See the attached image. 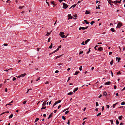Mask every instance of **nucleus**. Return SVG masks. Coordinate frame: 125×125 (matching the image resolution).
Wrapping results in <instances>:
<instances>
[{
	"mask_svg": "<svg viewBox=\"0 0 125 125\" xmlns=\"http://www.w3.org/2000/svg\"><path fill=\"white\" fill-rule=\"evenodd\" d=\"M64 33L62 32H61L60 33V35L61 37L62 38H66L67 36H65V35H64Z\"/></svg>",
	"mask_w": 125,
	"mask_h": 125,
	"instance_id": "f257e3e1",
	"label": "nucleus"
},
{
	"mask_svg": "<svg viewBox=\"0 0 125 125\" xmlns=\"http://www.w3.org/2000/svg\"><path fill=\"white\" fill-rule=\"evenodd\" d=\"M63 4V8L64 9H66L68 7V6L66 4L64 3H62Z\"/></svg>",
	"mask_w": 125,
	"mask_h": 125,
	"instance_id": "f03ea898",
	"label": "nucleus"
},
{
	"mask_svg": "<svg viewBox=\"0 0 125 125\" xmlns=\"http://www.w3.org/2000/svg\"><path fill=\"white\" fill-rule=\"evenodd\" d=\"M122 25V23L121 22L118 23L116 28H120L121 27Z\"/></svg>",
	"mask_w": 125,
	"mask_h": 125,
	"instance_id": "7ed1b4c3",
	"label": "nucleus"
},
{
	"mask_svg": "<svg viewBox=\"0 0 125 125\" xmlns=\"http://www.w3.org/2000/svg\"><path fill=\"white\" fill-rule=\"evenodd\" d=\"M90 39H87L86 41H85V44H86L87 42H88L89 41H90Z\"/></svg>",
	"mask_w": 125,
	"mask_h": 125,
	"instance_id": "20e7f679",
	"label": "nucleus"
},
{
	"mask_svg": "<svg viewBox=\"0 0 125 125\" xmlns=\"http://www.w3.org/2000/svg\"><path fill=\"white\" fill-rule=\"evenodd\" d=\"M103 50V48L102 47H100L98 49V50L99 51H101Z\"/></svg>",
	"mask_w": 125,
	"mask_h": 125,
	"instance_id": "39448f33",
	"label": "nucleus"
},
{
	"mask_svg": "<svg viewBox=\"0 0 125 125\" xmlns=\"http://www.w3.org/2000/svg\"><path fill=\"white\" fill-rule=\"evenodd\" d=\"M111 83V82L110 81L104 83L105 85H109Z\"/></svg>",
	"mask_w": 125,
	"mask_h": 125,
	"instance_id": "423d86ee",
	"label": "nucleus"
},
{
	"mask_svg": "<svg viewBox=\"0 0 125 125\" xmlns=\"http://www.w3.org/2000/svg\"><path fill=\"white\" fill-rule=\"evenodd\" d=\"M68 19H72V17L70 14H69L68 16Z\"/></svg>",
	"mask_w": 125,
	"mask_h": 125,
	"instance_id": "0eeeda50",
	"label": "nucleus"
},
{
	"mask_svg": "<svg viewBox=\"0 0 125 125\" xmlns=\"http://www.w3.org/2000/svg\"><path fill=\"white\" fill-rule=\"evenodd\" d=\"M79 72H80L79 71H77L75 72L74 75H77Z\"/></svg>",
	"mask_w": 125,
	"mask_h": 125,
	"instance_id": "6e6552de",
	"label": "nucleus"
},
{
	"mask_svg": "<svg viewBox=\"0 0 125 125\" xmlns=\"http://www.w3.org/2000/svg\"><path fill=\"white\" fill-rule=\"evenodd\" d=\"M79 30H80L81 29H82L83 30H85V28H84V27H80L79 28Z\"/></svg>",
	"mask_w": 125,
	"mask_h": 125,
	"instance_id": "1a4fd4ad",
	"label": "nucleus"
},
{
	"mask_svg": "<svg viewBox=\"0 0 125 125\" xmlns=\"http://www.w3.org/2000/svg\"><path fill=\"white\" fill-rule=\"evenodd\" d=\"M113 3H120V2L119 1H118L117 0H115L114 1V2H112Z\"/></svg>",
	"mask_w": 125,
	"mask_h": 125,
	"instance_id": "9d476101",
	"label": "nucleus"
},
{
	"mask_svg": "<svg viewBox=\"0 0 125 125\" xmlns=\"http://www.w3.org/2000/svg\"><path fill=\"white\" fill-rule=\"evenodd\" d=\"M76 5V4H74L73 5H72L69 8V9H71V8H72V7L74 8L75 7Z\"/></svg>",
	"mask_w": 125,
	"mask_h": 125,
	"instance_id": "9b49d317",
	"label": "nucleus"
},
{
	"mask_svg": "<svg viewBox=\"0 0 125 125\" xmlns=\"http://www.w3.org/2000/svg\"><path fill=\"white\" fill-rule=\"evenodd\" d=\"M103 95L105 96H106L107 95V93L105 92H104L103 94Z\"/></svg>",
	"mask_w": 125,
	"mask_h": 125,
	"instance_id": "f8f14e48",
	"label": "nucleus"
},
{
	"mask_svg": "<svg viewBox=\"0 0 125 125\" xmlns=\"http://www.w3.org/2000/svg\"><path fill=\"white\" fill-rule=\"evenodd\" d=\"M26 75V73H24L23 74H21V77H24L25 75Z\"/></svg>",
	"mask_w": 125,
	"mask_h": 125,
	"instance_id": "ddd939ff",
	"label": "nucleus"
},
{
	"mask_svg": "<svg viewBox=\"0 0 125 125\" xmlns=\"http://www.w3.org/2000/svg\"><path fill=\"white\" fill-rule=\"evenodd\" d=\"M13 114H11L10 115L9 117V118H12L13 116Z\"/></svg>",
	"mask_w": 125,
	"mask_h": 125,
	"instance_id": "4468645a",
	"label": "nucleus"
},
{
	"mask_svg": "<svg viewBox=\"0 0 125 125\" xmlns=\"http://www.w3.org/2000/svg\"><path fill=\"white\" fill-rule=\"evenodd\" d=\"M113 60L112 61H111L110 63L111 65H112L113 64Z\"/></svg>",
	"mask_w": 125,
	"mask_h": 125,
	"instance_id": "2eb2a0df",
	"label": "nucleus"
},
{
	"mask_svg": "<svg viewBox=\"0 0 125 125\" xmlns=\"http://www.w3.org/2000/svg\"><path fill=\"white\" fill-rule=\"evenodd\" d=\"M46 103L45 102H43L42 105V106L43 107L44 106L46 105Z\"/></svg>",
	"mask_w": 125,
	"mask_h": 125,
	"instance_id": "dca6fc26",
	"label": "nucleus"
},
{
	"mask_svg": "<svg viewBox=\"0 0 125 125\" xmlns=\"http://www.w3.org/2000/svg\"><path fill=\"white\" fill-rule=\"evenodd\" d=\"M24 7V6H20L18 8L19 9H21Z\"/></svg>",
	"mask_w": 125,
	"mask_h": 125,
	"instance_id": "f3484780",
	"label": "nucleus"
},
{
	"mask_svg": "<svg viewBox=\"0 0 125 125\" xmlns=\"http://www.w3.org/2000/svg\"><path fill=\"white\" fill-rule=\"evenodd\" d=\"M73 93V92H70L69 93H68L67 94L68 95H71Z\"/></svg>",
	"mask_w": 125,
	"mask_h": 125,
	"instance_id": "a211bd4d",
	"label": "nucleus"
},
{
	"mask_svg": "<svg viewBox=\"0 0 125 125\" xmlns=\"http://www.w3.org/2000/svg\"><path fill=\"white\" fill-rule=\"evenodd\" d=\"M111 30L113 32H114L115 31V30L113 28H111Z\"/></svg>",
	"mask_w": 125,
	"mask_h": 125,
	"instance_id": "6ab92c4d",
	"label": "nucleus"
},
{
	"mask_svg": "<svg viewBox=\"0 0 125 125\" xmlns=\"http://www.w3.org/2000/svg\"><path fill=\"white\" fill-rule=\"evenodd\" d=\"M52 43H51V45H50V46L49 47V48H50V49H51L52 48Z\"/></svg>",
	"mask_w": 125,
	"mask_h": 125,
	"instance_id": "aec40b11",
	"label": "nucleus"
},
{
	"mask_svg": "<svg viewBox=\"0 0 125 125\" xmlns=\"http://www.w3.org/2000/svg\"><path fill=\"white\" fill-rule=\"evenodd\" d=\"M84 21L85 22V23L86 24H88L89 23V22H88L86 20H84Z\"/></svg>",
	"mask_w": 125,
	"mask_h": 125,
	"instance_id": "412c9836",
	"label": "nucleus"
},
{
	"mask_svg": "<svg viewBox=\"0 0 125 125\" xmlns=\"http://www.w3.org/2000/svg\"><path fill=\"white\" fill-rule=\"evenodd\" d=\"M110 121L111 122V124H113V122L114 121L113 120H110Z\"/></svg>",
	"mask_w": 125,
	"mask_h": 125,
	"instance_id": "4be33fe9",
	"label": "nucleus"
},
{
	"mask_svg": "<svg viewBox=\"0 0 125 125\" xmlns=\"http://www.w3.org/2000/svg\"><path fill=\"white\" fill-rule=\"evenodd\" d=\"M117 103H116L115 104H113V106H113V108H114V107H115V105H116V104Z\"/></svg>",
	"mask_w": 125,
	"mask_h": 125,
	"instance_id": "5701e85b",
	"label": "nucleus"
},
{
	"mask_svg": "<svg viewBox=\"0 0 125 125\" xmlns=\"http://www.w3.org/2000/svg\"><path fill=\"white\" fill-rule=\"evenodd\" d=\"M122 115L120 116H119L118 117L119 119L120 120H121L122 119Z\"/></svg>",
	"mask_w": 125,
	"mask_h": 125,
	"instance_id": "b1692460",
	"label": "nucleus"
},
{
	"mask_svg": "<svg viewBox=\"0 0 125 125\" xmlns=\"http://www.w3.org/2000/svg\"><path fill=\"white\" fill-rule=\"evenodd\" d=\"M39 120V119L38 118H37L35 120V122H36L38 121Z\"/></svg>",
	"mask_w": 125,
	"mask_h": 125,
	"instance_id": "393cba45",
	"label": "nucleus"
},
{
	"mask_svg": "<svg viewBox=\"0 0 125 125\" xmlns=\"http://www.w3.org/2000/svg\"><path fill=\"white\" fill-rule=\"evenodd\" d=\"M119 122L118 120L117 119L116 120V124L117 125H118L119 124Z\"/></svg>",
	"mask_w": 125,
	"mask_h": 125,
	"instance_id": "a878e982",
	"label": "nucleus"
},
{
	"mask_svg": "<svg viewBox=\"0 0 125 125\" xmlns=\"http://www.w3.org/2000/svg\"><path fill=\"white\" fill-rule=\"evenodd\" d=\"M59 50V48H58L56 50H55L53 52H56L58 51Z\"/></svg>",
	"mask_w": 125,
	"mask_h": 125,
	"instance_id": "bb28decb",
	"label": "nucleus"
},
{
	"mask_svg": "<svg viewBox=\"0 0 125 125\" xmlns=\"http://www.w3.org/2000/svg\"><path fill=\"white\" fill-rule=\"evenodd\" d=\"M89 14V12L87 11L86 10V12L85 13V14Z\"/></svg>",
	"mask_w": 125,
	"mask_h": 125,
	"instance_id": "cd10ccee",
	"label": "nucleus"
},
{
	"mask_svg": "<svg viewBox=\"0 0 125 125\" xmlns=\"http://www.w3.org/2000/svg\"><path fill=\"white\" fill-rule=\"evenodd\" d=\"M94 23H95L94 21H91V22L90 24L91 25H93V24Z\"/></svg>",
	"mask_w": 125,
	"mask_h": 125,
	"instance_id": "c85d7f7f",
	"label": "nucleus"
},
{
	"mask_svg": "<svg viewBox=\"0 0 125 125\" xmlns=\"http://www.w3.org/2000/svg\"><path fill=\"white\" fill-rule=\"evenodd\" d=\"M125 104V103L124 102H123L121 103V104L122 105H123Z\"/></svg>",
	"mask_w": 125,
	"mask_h": 125,
	"instance_id": "c756f323",
	"label": "nucleus"
},
{
	"mask_svg": "<svg viewBox=\"0 0 125 125\" xmlns=\"http://www.w3.org/2000/svg\"><path fill=\"white\" fill-rule=\"evenodd\" d=\"M61 55L59 56H57L55 58V59H57V58H60L61 56Z\"/></svg>",
	"mask_w": 125,
	"mask_h": 125,
	"instance_id": "7c9ffc66",
	"label": "nucleus"
},
{
	"mask_svg": "<svg viewBox=\"0 0 125 125\" xmlns=\"http://www.w3.org/2000/svg\"><path fill=\"white\" fill-rule=\"evenodd\" d=\"M27 101H25L22 102V103L23 104H25L26 103Z\"/></svg>",
	"mask_w": 125,
	"mask_h": 125,
	"instance_id": "2f4dec72",
	"label": "nucleus"
},
{
	"mask_svg": "<svg viewBox=\"0 0 125 125\" xmlns=\"http://www.w3.org/2000/svg\"><path fill=\"white\" fill-rule=\"evenodd\" d=\"M121 74L120 72L119 71L117 73V74Z\"/></svg>",
	"mask_w": 125,
	"mask_h": 125,
	"instance_id": "473e14b6",
	"label": "nucleus"
},
{
	"mask_svg": "<svg viewBox=\"0 0 125 125\" xmlns=\"http://www.w3.org/2000/svg\"><path fill=\"white\" fill-rule=\"evenodd\" d=\"M99 105L98 104L97 102L96 103V106H98Z\"/></svg>",
	"mask_w": 125,
	"mask_h": 125,
	"instance_id": "72a5a7b5",
	"label": "nucleus"
},
{
	"mask_svg": "<svg viewBox=\"0 0 125 125\" xmlns=\"http://www.w3.org/2000/svg\"><path fill=\"white\" fill-rule=\"evenodd\" d=\"M50 32L49 33V32H47V34H46V36H48L49 35H50Z\"/></svg>",
	"mask_w": 125,
	"mask_h": 125,
	"instance_id": "f704fd0d",
	"label": "nucleus"
},
{
	"mask_svg": "<svg viewBox=\"0 0 125 125\" xmlns=\"http://www.w3.org/2000/svg\"><path fill=\"white\" fill-rule=\"evenodd\" d=\"M82 66H80V67L79 68V69L80 71H81L82 70Z\"/></svg>",
	"mask_w": 125,
	"mask_h": 125,
	"instance_id": "c9c22d12",
	"label": "nucleus"
},
{
	"mask_svg": "<svg viewBox=\"0 0 125 125\" xmlns=\"http://www.w3.org/2000/svg\"><path fill=\"white\" fill-rule=\"evenodd\" d=\"M85 42H84V41L82 43H81V44L82 45H85Z\"/></svg>",
	"mask_w": 125,
	"mask_h": 125,
	"instance_id": "e433bc0d",
	"label": "nucleus"
},
{
	"mask_svg": "<svg viewBox=\"0 0 125 125\" xmlns=\"http://www.w3.org/2000/svg\"><path fill=\"white\" fill-rule=\"evenodd\" d=\"M101 113L100 112L97 115V116H99V115H101Z\"/></svg>",
	"mask_w": 125,
	"mask_h": 125,
	"instance_id": "4c0bfd02",
	"label": "nucleus"
},
{
	"mask_svg": "<svg viewBox=\"0 0 125 125\" xmlns=\"http://www.w3.org/2000/svg\"><path fill=\"white\" fill-rule=\"evenodd\" d=\"M90 48L89 49V51H88V52H87L86 53V54H88L89 52H90Z\"/></svg>",
	"mask_w": 125,
	"mask_h": 125,
	"instance_id": "58836bf2",
	"label": "nucleus"
},
{
	"mask_svg": "<svg viewBox=\"0 0 125 125\" xmlns=\"http://www.w3.org/2000/svg\"><path fill=\"white\" fill-rule=\"evenodd\" d=\"M52 114H51V115H49V117H48V119H49L50 117H52Z\"/></svg>",
	"mask_w": 125,
	"mask_h": 125,
	"instance_id": "ea45409f",
	"label": "nucleus"
},
{
	"mask_svg": "<svg viewBox=\"0 0 125 125\" xmlns=\"http://www.w3.org/2000/svg\"><path fill=\"white\" fill-rule=\"evenodd\" d=\"M120 60H121V58L120 57L118 58V60L117 61L118 62H119V61H120Z\"/></svg>",
	"mask_w": 125,
	"mask_h": 125,
	"instance_id": "a19ab883",
	"label": "nucleus"
},
{
	"mask_svg": "<svg viewBox=\"0 0 125 125\" xmlns=\"http://www.w3.org/2000/svg\"><path fill=\"white\" fill-rule=\"evenodd\" d=\"M57 103L56 102H55L54 104L53 105V107L54 106H55V105H56V104H57Z\"/></svg>",
	"mask_w": 125,
	"mask_h": 125,
	"instance_id": "79ce46f5",
	"label": "nucleus"
},
{
	"mask_svg": "<svg viewBox=\"0 0 125 125\" xmlns=\"http://www.w3.org/2000/svg\"><path fill=\"white\" fill-rule=\"evenodd\" d=\"M40 77H39L36 80V81H37L39 80H40Z\"/></svg>",
	"mask_w": 125,
	"mask_h": 125,
	"instance_id": "37998d69",
	"label": "nucleus"
},
{
	"mask_svg": "<svg viewBox=\"0 0 125 125\" xmlns=\"http://www.w3.org/2000/svg\"><path fill=\"white\" fill-rule=\"evenodd\" d=\"M62 118L64 120H65L66 119L65 118V117L64 116H62Z\"/></svg>",
	"mask_w": 125,
	"mask_h": 125,
	"instance_id": "c03bdc74",
	"label": "nucleus"
},
{
	"mask_svg": "<svg viewBox=\"0 0 125 125\" xmlns=\"http://www.w3.org/2000/svg\"><path fill=\"white\" fill-rule=\"evenodd\" d=\"M78 87H76L75 88L74 90L76 91H77L78 89Z\"/></svg>",
	"mask_w": 125,
	"mask_h": 125,
	"instance_id": "a18cd8bd",
	"label": "nucleus"
},
{
	"mask_svg": "<svg viewBox=\"0 0 125 125\" xmlns=\"http://www.w3.org/2000/svg\"><path fill=\"white\" fill-rule=\"evenodd\" d=\"M83 53V51H80L79 52V54H81Z\"/></svg>",
	"mask_w": 125,
	"mask_h": 125,
	"instance_id": "49530a36",
	"label": "nucleus"
},
{
	"mask_svg": "<svg viewBox=\"0 0 125 125\" xmlns=\"http://www.w3.org/2000/svg\"><path fill=\"white\" fill-rule=\"evenodd\" d=\"M98 45H96L95 47H94V49H95L96 50H97L96 49V47H98Z\"/></svg>",
	"mask_w": 125,
	"mask_h": 125,
	"instance_id": "de8ad7c7",
	"label": "nucleus"
},
{
	"mask_svg": "<svg viewBox=\"0 0 125 125\" xmlns=\"http://www.w3.org/2000/svg\"><path fill=\"white\" fill-rule=\"evenodd\" d=\"M46 106H45L44 107H42L41 108V109H45L46 108Z\"/></svg>",
	"mask_w": 125,
	"mask_h": 125,
	"instance_id": "09e8293b",
	"label": "nucleus"
},
{
	"mask_svg": "<svg viewBox=\"0 0 125 125\" xmlns=\"http://www.w3.org/2000/svg\"><path fill=\"white\" fill-rule=\"evenodd\" d=\"M59 72V71L58 70H57L55 72V73H57Z\"/></svg>",
	"mask_w": 125,
	"mask_h": 125,
	"instance_id": "8fccbe9b",
	"label": "nucleus"
},
{
	"mask_svg": "<svg viewBox=\"0 0 125 125\" xmlns=\"http://www.w3.org/2000/svg\"><path fill=\"white\" fill-rule=\"evenodd\" d=\"M16 79V78L15 77H14L12 79L13 81H14Z\"/></svg>",
	"mask_w": 125,
	"mask_h": 125,
	"instance_id": "3c124183",
	"label": "nucleus"
},
{
	"mask_svg": "<svg viewBox=\"0 0 125 125\" xmlns=\"http://www.w3.org/2000/svg\"><path fill=\"white\" fill-rule=\"evenodd\" d=\"M69 111H67L65 112V114H67L69 113Z\"/></svg>",
	"mask_w": 125,
	"mask_h": 125,
	"instance_id": "603ef678",
	"label": "nucleus"
},
{
	"mask_svg": "<svg viewBox=\"0 0 125 125\" xmlns=\"http://www.w3.org/2000/svg\"><path fill=\"white\" fill-rule=\"evenodd\" d=\"M50 38H49L48 40V42H50Z\"/></svg>",
	"mask_w": 125,
	"mask_h": 125,
	"instance_id": "864d4df0",
	"label": "nucleus"
},
{
	"mask_svg": "<svg viewBox=\"0 0 125 125\" xmlns=\"http://www.w3.org/2000/svg\"><path fill=\"white\" fill-rule=\"evenodd\" d=\"M106 106L108 108H109V105L106 104Z\"/></svg>",
	"mask_w": 125,
	"mask_h": 125,
	"instance_id": "5fc2aeb1",
	"label": "nucleus"
},
{
	"mask_svg": "<svg viewBox=\"0 0 125 125\" xmlns=\"http://www.w3.org/2000/svg\"><path fill=\"white\" fill-rule=\"evenodd\" d=\"M10 2V1L9 0H7L6 1V2L7 3H9V2Z\"/></svg>",
	"mask_w": 125,
	"mask_h": 125,
	"instance_id": "6e6d98bb",
	"label": "nucleus"
},
{
	"mask_svg": "<svg viewBox=\"0 0 125 125\" xmlns=\"http://www.w3.org/2000/svg\"><path fill=\"white\" fill-rule=\"evenodd\" d=\"M46 3L47 4H48V6H49V3L48 2H47V0H46Z\"/></svg>",
	"mask_w": 125,
	"mask_h": 125,
	"instance_id": "4d7b16f0",
	"label": "nucleus"
},
{
	"mask_svg": "<svg viewBox=\"0 0 125 125\" xmlns=\"http://www.w3.org/2000/svg\"><path fill=\"white\" fill-rule=\"evenodd\" d=\"M11 69H9L8 70L6 69V70H4V71H5L8 72L9 70Z\"/></svg>",
	"mask_w": 125,
	"mask_h": 125,
	"instance_id": "13d9d810",
	"label": "nucleus"
},
{
	"mask_svg": "<svg viewBox=\"0 0 125 125\" xmlns=\"http://www.w3.org/2000/svg\"><path fill=\"white\" fill-rule=\"evenodd\" d=\"M70 77H69L68 79V80L67 81V82H68V81L70 80Z\"/></svg>",
	"mask_w": 125,
	"mask_h": 125,
	"instance_id": "bf43d9fd",
	"label": "nucleus"
},
{
	"mask_svg": "<svg viewBox=\"0 0 125 125\" xmlns=\"http://www.w3.org/2000/svg\"><path fill=\"white\" fill-rule=\"evenodd\" d=\"M73 16L75 18H76L77 17V16L76 15H74Z\"/></svg>",
	"mask_w": 125,
	"mask_h": 125,
	"instance_id": "052dcab7",
	"label": "nucleus"
},
{
	"mask_svg": "<svg viewBox=\"0 0 125 125\" xmlns=\"http://www.w3.org/2000/svg\"><path fill=\"white\" fill-rule=\"evenodd\" d=\"M4 46H7L8 45V44H7L4 43L3 44Z\"/></svg>",
	"mask_w": 125,
	"mask_h": 125,
	"instance_id": "680f3d73",
	"label": "nucleus"
},
{
	"mask_svg": "<svg viewBox=\"0 0 125 125\" xmlns=\"http://www.w3.org/2000/svg\"><path fill=\"white\" fill-rule=\"evenodd\" d=\"M49 83V82L48 81H47L45 83V84H47Z\"/></svg>",
	"mask_w": 125,
	"mask_h": 125,
	"instance_id": "e2e57ef3",
	"label": "nucleus"
},
{
	"mask_svg": "<svg viewBox=\"0 0 125 125\" xmlns=\"http://www.w3.org/2000/svg\"><path fill=\"white\" fill-rule=\"evenodd\" d=\"M61 107V105H59L58 107V109H59L60 108V107Z\"/></svg>",
	"mask_w": 125,
	"mask_h": 125,
	"instance_id": "0e129e2a",
	"label": "nucleus"
},
{
	"mask_svg": "<svg viewBox=\"0 0 125 125\" xmlns=\"http://www.w3.org/2000/svg\"><path fill=\"white\" fill-rule=\"evenodd\" d=\"M104 109V106H103L102 108V111H103Z\"/></svg>",
	"mask_w": 125,
	"mask_h": 125,
	"instance_id": "69168bd1",
	"label": "nucleus"
},
{
	"mask_svg": "<svg viewBox=\"0 0 125 125\" xmlns=\"http://www.w3.org/2000/svg\"><path fill=\"white\" fill-rule=\"evenodd\" d=\"M67 124L68 125H69V124H70V121H69V120L68 121Z\"/></svg>",
	"mask_w": 125,
	"mask_h": 125,
	"instance_id": "338daca9",
	"label": "nucleus"
},
{
	"mask_svg": "<svg viewBox=\"0 0 125 125\" xmlns=\"http://www.w3.org/2000/svg\"><path fill=\"white\" fill-rule=\"evenodd\" d=\"M114 88L115 89H116V85H115L114 86Z\"/></svg>",
	"mask_w": 125,
	"mask_h": 125,
	"instance_id": "774afa93",
	"label": "nucleus"
}]
</instances>
